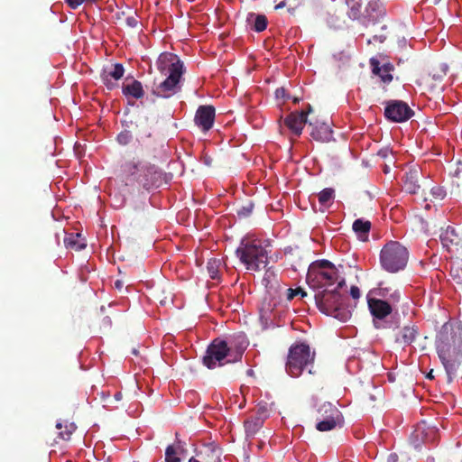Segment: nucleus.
<instances>
[{
  "label": "nucleus",
  "instance_id": "obj_51",
  "mask_svg": "<svg viewBox=\"0 0 462 462\" xmlns=\"http://www.w3.org/2000/svg\"><path fill=\"white\" fill-rule=\"evenodd\" d=\"M426 377H427L428 379H430V380H431V379H433V378H434V375H433V370L430 371V372L428 373V374L426 375Z\"/></svg>",
  "mask_w": 462,
  "mask_h": 462
},
{
  "label": "nucleus",
  "instance_id": "obj_14",
  "mask_svg": "<svg viewBox=\"0 0 462 462\" xmlns=\"http://www.w3.org/2000/svg\"><path fill=\"white\" fill-rule=\"evenodd\" d=\"M307 123V113L303 110L291 113L284 120L285 125L297 136L301 134L304 125Z\"/></svg>",
  "mask_w": 462,
  "mask_h": 462
},
{
  "label": "nucleus",
  "instance_id": "obj_37",
  "mask_svg": "<svg viewBox=\"0 0 462 462\" xmlns=\"http://www.w3.org/2000/svg\"><path fill=\"white\" fill-rule=\"evenodd\" d=\"M430 193L435 199H443L446 196V191L439 186H434L431 188Z\"/></svg>",
  "mask_w": 462,
  "mask_h": 462
},
{
  "label": "nucleus",
  "instance_id": "obj_24",
  "mask_svg": "<svg viewBox=\"0 0 462 462\" xmlns=\"http://www.w3.org/2000/svg\"><path fill=\"white\" fill-rule=\"evenodd\" d=\"M121 169L127 181L131 183L136 182V177H138L141 172L139 162L134 161L125 162L122 164Z\"/></svg>",
  "mask_w": 462,
  "mask_h": 462
},
{
  "label": "nucleus",
  "instance_id": "obj_5",
  "mask_svg": "<svg viewBox=\"0 0 462 462\" xmlns=\"http://www.w3.org/2000/svg\"><path fill=\"white\" fill-rule=\"evenodd\" d=\"M338 281V271L328 260L316 261L308 269L307 282L312 288L328 287Z\"/></svg>",
  "mask_w": 462,
  "mask_h": 462
},
{
  "label": "nucleus",
  "instance_id": "obj_44",
  "mask_svg": "<svg viewBox=\"0 0 462 462\" xmlns=\"http://www.w3.org/2000/svg\"><path fill=\"white\" fill-rule=\"evenodd\" d=\"M350 295L355 300L359 299L360 296H361L359 288L357 286H356V285L351 286V288H350Z\"/></svg>",
  "mask_w": 462,
  "mask_h": 462
},
{
  "label": "nucleus",
  "instance_id": "obj_13",
  "mask_svg": "<svg viewBox=\"0 0 462 462\" xmlns=\"http://www.w3.org/2000/svg\"><path fill=\"white\" fill-rule=\"evenodd\" d=\"M125 74V68L121 63H116L112 64L110 67L105 68L101 74V80L105 84V86L107 88V89H113L115 88L117 84L114 82L119 80L123 78Z\"/></svg>",
  "mask_w": 462,
  "mask_h": 462
},
{
  "label": "nucleus",
  "instance_id": "obj_17",
  "mask_svg": "<svg viewBox=\"0 0 462 462\" xmlns=\"http://www.w3.org/2000/svg\"><path fill=\"white\" fill-rule=\"evenodd\" d=\"M369 310L375 319L382 320L389 316L392 311V306L385 300L379 299L368 300Z\"/></svg>",
  "mask_w": 462,
  "mask_h": 462
},
{
  "label": "nucleus",
  "instance_id": "obj_43",
  "mask_svg": "<svg viewBox=\"0 0 462 462\" xmlns=\"http://www.w3.org/2000/svg\"><path fill=\"white\" fill-rule=\"evenodd\" d=\"M275 97L277 98H286V99H290L291 97L289 95L286 94V89L284 88H279L275 90Z\"/></svg>",
  "mask_w": 462,
  "mask_h": 462
},
{
  "label": "nucleus",
  "instance_id": "obj_21",
  "mask_svg": "<svg viewBox=\"0 0 462 462\" xmlns=\"http://www.w3.org/2000/svg\"><path fill=\"white\" fill-rule=\"evenodd\" d=\"M197 457L201 458L202 462H221V450L213 443H209L197 453Z\"/></svg>",
  "mask_w": 462,
  "mask_h": 462
},
{
  "label": "nucleus",
  "instance_id": "obj_26",
  "mask_svg": "<svg viewBox=\"0 0 462 462\" xmlns=\"http://www.w3.org/2000/svg\"><path fill=\"white\" fill-rule=\"evenodd\" d=\"M353 230L362 241H367L371 229V222L362 218L356 219L353 223Z\"/></svg>",
  "mask_w": 462,
  "mask_h": 462
},
{
  "label": "nucleus",
  "instance_id": "obj_58",
  "mask_svg": "<svg viewBox=\"0 0 462 462\" xmlns=\"http://www.w3.org/2000/svg\"><path fill=\"white\" fill-rule=\"evenodd\" d=\"M398 326H399V325H398L397 323H395L394 325H392V324H391L388 328H398Z\"/></svg>",
  "mask_w": 462,
  "mask_h": 462
},
{
  "label": "nucleus",
  "instance_id": "obj_32",
  "mask_svg": "<svg viewBox=\"0 0 462 462\" xmlns=\"http://www.w3.org/2000/svg\"><path fill=\"white\" fill-rule=\"evenodd\" d=\"M347 5L350 8V12L348 14L349 17L352 19H357L360 15L361 4L359 0H347Z\"/></svg>",
  "mask_w": 462,
  "mask_h": 462
},
{
  "label": "nucleus",
  "instance_id": "obj_39",
  "mask_svg": "<svg viewBox=\"0 0 462 462\" xmlns=\"http://www.w3.org/2000/svg\"><path fill=\"white\" fill-rule=\"evenodd\" d=\"M274 278H275L274 271L272 268H268L265 271L264 276L263 278V282H264L265 286H268Z\"/></svg>",
  "mask_w": 462,
  "mask_h": 462
},
{
  "label": "nucleus",
  "instance_id": "obj_45",
  "mask_svg": "<svg viewBox=\"0 0 462 462\" xmlns=\"http://www.w3.org/2000/svg\"><path fill=\"white\" fill-rule=\"evenodd\" d=\"M268 311H271L270 306L266 309L264 306L261 309L262 318L270 319Z\"/></svg>",
  "mask_w": 462,
  "mask_h": 462
},
{
  "label": "nucleus",
  "instance_id": "obj_61",
  "mask_svg": "<svg viewBox=\"0 0 462 462\" xmlns=\"http://www.w3.org/2000/svg\"><path fill=\"white\" fill-rule=\"evenodd\" d=\"M97 0H87V2H96Z\"/></svg>",
  "mask_w": 462,
  "mask_h": 462
},
{
  "label": "nucleus",
  "instance_id": "obj_29",
  "mask_svg": "<svg viewBox=\"0 0 462 462\" xmlns=\"http://www.w3.org/2000/svg\"><path fill=\"white\" fill-rule=\"evenodd\" d=\"M56 428L58 430H61L62 428H64V430H60L59 433L60 438L64 440H69L73 432L77 430V426L74 422L68 421H58L56 424Z\"/></svg>",
  "mask_w": 462,
  "mask_h": 462
},
{
  "label": "nucleus",
  "instance_id": "obj_18",
  "mask_svg": "<svg viewBox=\"0 0 462 462\" xmlns=\"http://www.w3.org/2000/svg\"><path fill=\"white\" fill-rule=\"evenodd\" d=\"M187 452L186 444L179 439V434L176 433V440L169 445L165 450V462H180V456Z\"/></svg>",
  "mask_w": 462,
  "mask_h": 462
},
{
  "label": "nucleus",
  "instance_id": "obj_23",
  "mask_svg": "<svg viewBox=\"0 0 462 462\" xmlns=\"http://www.w3.org/2000/svg\"><path fill=\"white\" fill-rule=\"evenodd\" d=\"M122 93L126 98L140 99L144 96L143 85L137 79H132L130 82L124 83Z\"/></svg>",
  "mask_w": 462,
  "mask_h": 462
},
{
  "label": "nucleus",
  "instance_id": "obj_31",
  "mask_svg": "<svg viewBox=\"0 0 462 462\" xmlns=\"http://www.w3.org/2000/svg\"><path fill=\"white\" fill-rule=\"evenodd\" d=\"M221 265V260L217 258H211L207 263V270L211 279H217L219 275V269Z\"/></svg>",
  "mask_w": 462,
  "mask_h": 462
},
{
  "label": "nucleus",
  "instance_id": "obj_42",
  "mask_svg": "<svg viewBox=\"0 0 462 462\" xmlns=\"http://www.w3.org/2000/svg\"><path fill=\"white\" fill-rule=\"evenodd\" d=\"M125 23L131 28H134L138 24V20L134 15H130L125 18Z\"/></svg>",
  "mask_w": 462,
  "mask_h": 462
},
{
  "label": "nucleus",
  "instance_id": "obj_52",
  "mask_svg": "<svg viewBox=\"0 0 462 462\" xmlns=\"http://www.w3.org/2000/svg\"><path fill=\"white\" fill-rule=\"evenodd\" d=\"M305 113H307V116L312 112V106L309 104L308 105V108L306 111H304Z\"/></svg>",
  "mask_w": 462,
  "mask_h": 462
},
{
  "label": "nucleus",
  "instance_id": "obj_7",
  "mask_svg": "<svg viewBox=\"0 0 462 462\" xmlns=\"http://www.w3.org/2000/svg\"><path fill=\"white\" fill-rule=\"evenodd\" d=\"M315 352L311 353L310 346L305 343L292 345L288 353L286 371L292 377H299L305 367L313 364Z\"/></svg>",
  "mask_w": 462,
  "mask_h": 462
},
{
  "label": "nucleus",
  "instance_id": "obj_35",
  "mask_svg": "<svg viewBox=\"0 0 462 462\" xmlns=\"http://www.w3.org/2000/svg\"><path fill=\"white\" fill-rule=\"evenodd\" d=\"M300 295L302 298L307 296V292L303 291L301 288H296V289H288L287 290V300H291L295 296Z\"/></svg>",
  "mask_w": 462,
  "mask_h": 462
},
{
  "label": "nucleus",
  "instance_id": "obj_28",
  "mask_svg": "<svg viewBox=\"0 0 462 462\" xmlns=\"http://www.w3.org/2000/svg\"><path fill=\"white\" fill-rule=\"evenodd\" d=\"M64 244L67 248H70L75 251H80L81 249L86 247L85 240L84 238L81 237V235L79 233L69 234L64 238Z\"/></svg>",
  "mask_w": 462,
  "mask_h": 462
},
{
  "label": "nucleus",
  "instance_id": "obj_54",
  "mask_svg": "<svg viewBox=\"0 0 462 462\" xmlns=\"http://www.w3.org/2000/svg\"><path fill=\"white\" fill-rule=\"evenodd\" d=\"M121 396H122V395H121V393H116V394H115V398H116V400H120V399H121Z\"/></svg>",
  "mask_w": 462,
  "mask_h": 462
},
{
  "label": "nucleus",
  "instance_id": "obj_22",
  "mask_svg": "<svg viewBox=\"0 0 462 462\" xmlns=\"http://www.w3.org/2000/svg\"><path fill=\"white\" fill-rule=\"evenodd\" d=\"M311 127L310 136L319 142H329L332 140V130L330 126L325 123L314 125L311 122L309 123Z\"/></svg>",
  "mask_w": 462,
  "mask_h": 462
},
{
  "label": "nucleus",
  "instance_id": "obj_30",
  "mask_svg": "<svg viewBox=\"0 0 462 462\" xmlns=\"http://www.w3.org/2000/svg\"><path fill=\"white\" fill-rule=\"evenodd\" d=\"M334 199V189L326 188L318 194V199L321 207L327 208Z\"/></svg>",
  "mask_w": 462,
  "mask_h": 462
},
{
  "label": "nucleus",
  "instance_id": "obj_46",
  "mask_svg": "<svg viewBox=\"0 0 462 462\" xmlns=\"http://www.w3.org/2000/svg\"><path fill=\"white\" fill-rule=\"evenodd\" d=\"M397 459H398V456L396 454H390L388 456V462H397Z\"/></svg>",
  "mask_w": 462,
  "mask_h": 462
},
{
  "label": "nucleus",
  "instance_id": "obj_15",
  "mask_svg": "<svg viewBox=\"0 0 462 462\" xmlns=\"http://www.w3.org/2000/svg\"><path fill=\"white\" fill-rule=\"evenodd\" d=\"M369 63L373 74L378 76L383 84L388 85L393 81L392 71H393L394 67L392 63L387 62L381 66L379 60L375 58H371Z\"/></svg>",
  "mask_w": 462,
  "mask_h": 462
},
{
  "label": "nucleus",
  "instance_id": "obj_34",
  "mask_svg": "<svg viewBox=\"0 0 462 462\" xmlns=\"http://www.w3.org/2000/svg\"><path fill=\"white\" fill-rule=\"evenodd\" d=\"M133 138V135L130 131H123L117 135V141L122 145L128 144Z\"/></svg>",
  "mask_w": 462,
  "mask_h": 462
},
{
  "label": "nucleus",
  "instance_id": "obj_55",
  "mask_svg": "<svg viewBox=\"0 0 462 462\" xmlns=\"http://www.w3.org/2000/svg\"><path fill=\"white\" fill-rule=\"evenodd\" d=\"M300 99L299 97H293V98H292L293 103H299V102H300Z\"/></svg>",
  "mask_w": 462,
  "mask_h": 462
},
{
  "label": "nucleus",
  "instance_id": "obj_27",
  "mask_svg": "<svg viewBox=\"0 0 462 462\" xmlns=\"http://www.w3.org/2000/svg\"><path fill=\"white\" fill-rule=\"evenodd\" d=\"M263 419L252 415L244 422L246 437H254L263 427Z\"/></svg>",
  "mask_w": 462,
  "mask_h": 462
},
{
  "label": "nucleus",
  "instance_id": "obj_12",
  "mask_svg": "<svg viewBox=\"0 0 462 462\" xmlns=\"http://www.w3.org/2000/svg\"><path fill=\"white\" fill-rule=\"evenodd\" d=\"M216 109L213 106H199L196 111L194 122L203 132L209 131L214 125Z\"/></svg>",
  "mask_w": 462,
  "mask_h": 462
},
{
  "label": "nucleus",
  "instance_id": "obj_19",
  "mask_svg": "<svg viewBox=\"0 0 462 462\" xmlns=\"http://www.w3.org/2000/svg\"><path fill=\"white\" fill-rule=\"evenodd\" d=\"M420 170L417 168L411 169L403 177V188L410 194H417L420 189L419 184Z\"/></svg>",
  "mask_w": 462,
  "mask_h": 462
},
{
  "label": "nucleus",
  "instance_id": "obj_40",
  "mask_svg": "<svg viewBox=\"0 0 462 462\" xmlns=\"http://www.w3.org/2000/svg\"><path fill=\"white\" fill-rule=\"evenodd\" d=\"M372 9L374 11L377 10L378 11V14L377 16H380V15H383L384 14V11L383 9L382 8V6L377 3V2H370L368 4V6H367V12Z\"/></svg>",
  "mask_w": 462,
  "mask_h": 462
},
{
  "label": "nucleus",
  "instance_id": "obj_2",
  "mask_svg": "<svg viewBox=\"0 0 462 462\" xmlns=\"http://www.w3.org/2000/svg\"><path fill=\"white\" fill-rule=\"evenodd\" d=\"M271 245L268 241L256 238H244L236 250V255L246 270L259 272L269 263Z\"/></svg>",
  "mask_w": 462,
  "mask_h": 462
},
{
  "label": "nucleus",
  "instance_id": "obj_59",
  "mask_svg": "<svg viewBox=\"0 0 462 462\" xmlns=\"http://www.w3.org/2000/svg\"><path fill=\"white\" fill-rule=\"evenodd\" d=\"M428 461H429V462H434V459H433V458H431V457H428Z\"/></svg>",
  "mask_w": 462,
  "mask_h": 462
},
{
  "label": "nucleus",
  "instance_id": "obj_8",
  "mask_svg": "<svg viewBox=\"0 0 462 462\" xmlns=\"http://www.w3.org/2000/svg\"><path fill=\"white\" fill-rule=\"evenodd\" d=\"M316 420V429L319 431H329L341 423L342 415L335 405L324 402L317 410Z\"/></svg>",
  "mask_w": 462,
  "mask_h": 462
},
{
  "label": "nucleus",
  "instance_id": "obj_16",
  "mask_svg": "<svg viewBox=\"0 0 462 462\" xmlns=\"http://www.w3.org/2000/svg\"><path fill=\"white\" fill-rule=\"evenodd\" d=\"M438 355L445 367L449 380H451V375L457 371L460 364V360L457 357L459 356V352L457 353V356L455 358H450L448 348L446 345H442L438 346Z\"/></svg>",
  "mask_w": 462,
  "mask_h": 462
},
{
  "label": "nucleus",
  "instance_id": "obj_57",
  "mask_svg": "<svg viewBox=\"0 0 462 462\" xmlns=\"http://www.w3.org/2000/svg\"><path fill=\"white\" fill-rule=\"evenodd\" d=\"M132 353H133L134 355L137 356L139 352H138V350H137V349L134 348V349H133V351H132Z\"/></svg>",
  "mask_w": 462,
  "mask_h": 462
},
{
  "label": "nucleus",
  "instance_id": "obj_33",
  "mask_svg": "<svg viewBox=\"0 0 462 462\" xmlns=\"http://www.w3.org/2000/svg\"><path fill=\"white\" fill-rule=\"evenodd\" d=\"M267 27V18L263 14H258L255 17L254 23V30L255 32H263Z\"/></svg>",
  "mask_w": 462,
  "mask_h": 462
},
{
  "label": "nucleus",
  "instance_id": "obj_11",
  "mask_svg": "<svg viewBox=\"0 0 462 462\" xmlns=\"http://www.w3.org/2000/svg\"><path fill=\"white\" fill-rule=\"evenodd\" d=\"M162 171L155 165H145L141 167V172L136 177V183L145 189L157 186L161 181Z\"/></svg>",
  "mask_w": 462,
  "mask_h": 462
},
{
  "label": "nucleus",
  "instance_id": "obj_6",
  "mask_svg": "<svg viewBox=\"0 0 462 462\" xmlns=\"http://www.w3.org/2000/svg\"><path fill=\"white\" fill-rule=\"evenodd\" d=\"M409 252L397 241H390L381 250L380 263L388 273L403 270L408 263Z\"/></svg>",
  "mask_w": 462,
  "mask_h": 462
},
{
  "label": "nucleus",
  "instance_id": "obj_3",
  "mask_svg": "<svg viewBox=\"0 0 462 462\" xmlns=\"http://www.w3.org/2000/svg\"><path fill=\"white\" fill-rule=\"evenodd\" d=\"M345 284L346 281L342 278L334 290L324 289L314 296L316 305L322 313L342 322H346L351 318V310L346 304L347 298L337 291Z\"/></svg>",
  "mask_w": 462,
  "mask_h": 462
},
{
  "label": "nucleus",
  "instance_id": "obj_4",
  "mask_svg": "<svg viewBox=\"0 0 462 462\" xmlns=\"http://www.w3.org/2000/svg\"><path fill=\"white\" fill-rule=\"evenodd\" d=\"M244 348L233 350L226 341L216 338L208 346L202 362L208 369H215L226 364L241 361Z\"/></svg>",
  "mask_w": 462,
  "mask_h": 462
},
{
  "label": "nucleus",
  "instance_id": "obj_1",
  "mask_svg": "<svg viewBox=\"0 0 462 462\" xmlns=\"http://www.w3.org/2000/svg\"><path fill=\"white\" fill-rule=\"evenodd\" d=\"M158 70L165 79L156 83L153 82L151 90V101L155 102V97L170 98L182 89V76L185 72L184 64L180 58L171 52L162 53L156 62Z\"/></svg>",
  "mask_w": 462,
  "mask_h": 462
},
{
  "label": "nucleus",
  "instance_id": "obj_50",
  "mask_svg": "<svg viewBox=\"0 0 462 462\" xmlns=\"http://www.w3.org/2000/svg\"><path fill=\"white\" fill-rule=\"evenodd\" d=\"M285 6V1L281 2L275 6V9H280Z\"/></svg>",
  "mask_w": 462,
  "mask_h": 462
},
{
  "label": "nucleus",
  "instance_id": "obj_47",
  "mask_svg": "<svg viewBox=\"0 0 462 462\" xmlns=\"http://www.w3.org/2000/svg\"><path fill=\"white\" fill-rule=\"evenodd\" d=\"M373 39L374 42H383L385 40V37L374 35Z\"/></svg>",
  "mask_w": 462,
  "mask_h": 462
},
{
  "label": "nucleus",
  "instance_id": "obj_10",
  "mask_svg": "<svg viewBox=\"0 0 462 462\" xmlns=\"http://www.w3.org/2000/svg\"><path fill=\"white\" fill-rule=\"evenodd\" d=\"M383 115L385 118L391 122L402 123L411 118L414 112L404 101L389 100L385 102Z\"/></svg>",
  "mask_w": 462,
  "mask_h": 462
},
{
  "label": "nucleus",
  "instance_id": "obj_36",
  "mask_svg": "<svg viewBox=\"0 0 462 462\" xmlns=\"http://www.w3.org/2000/svg\"><path fill=\"white\" fill-rule=\"evenodd\" d=\"M253 416L259 417V418L263 419V421L264 422V420L269 416V411H268L267 406L265 404L264 405H258V407L256 409V411H255V413Z\"/></svg>",
  "mask_w": 462,
  "mask_h": 462
},
{
  "label": "nucleus",
  "instance_id": "obj_53",
  "mask_svg": "<svg viewBox=\"0 0 462 462\" xmlns=\"http://www.w3.org/2000/svg\"><path fill=\"white\" fill-rule=\"evenodd\" d=\"M374 327H375L376 328H383V326H381L380 322H379V321H376V320H374Z\"/></svg>",
  "mask_w": 462,
  "mask_h": 462
},
{
  "label": "nucleus",
  "instance_id": "obj_48",
  "mask_svg": "<svg viewBox=\"0 0 462 462\" xmlns=\"http://www.w3.org/2000/svg\"><path fill=\"white\" fill-rule=\"evenodd\" d=\"M189 462H202L201 458L196 457H192L189 459Z\"/></svg>",
  "mask_w": 462,
  "mask_h": 462
},
{
  "label": "nucleus",
  "instance_id": "obj_9",
  "mask_svg": "<svg viewBox=\"0 0 462 462\" xmlns=\"http://www.w3.org/2000/svg\"><path fill=\"white\" fill-rule=\"evenodd\" d=\"M439 439V430L422 420L418 423L410 436V443L414 448H419L422 444L435 442Z\"/></svg>",
  "mask_w": 462,
  "mask_h": 462
},
{
  "label": "nucleus",
  "instance_id": "obj_38",
  "mask_svg": "<svg viewBox=\"0 0 462 462\" xmlns=\"http://www.w3.org/2000/svg\"><path fill=\"white\" fill-rule=\"evenodd\" d=\"M253 208H254L253 204L249 203L248 205L244 206L240 209H238L237 215L240 217H246L252 213Z\"/></svg>",
  "mask_w": 462,
  "mask_h": 462
},
{
  "label": "nucleus",
  "instance_id": "obj_49",
  "mask_svg": "<svg viewBox=\"0 0 462 462\" xmlns=\"http://www.w3.org/2000/svg\"><path fill=\"white\" fill-rule=\"evenodd\" d=\"M115 286L117 288V289H121L123 287V282L121 281H116L115 282Z\"/></svg>",
  "mask_w": 462,
  "mask_h": 462
},
{
  "label": "nucleus",
  "instance_id": "obj_60",
  "mask_svg": "<svg viewBox=\"0 0 462 462\" xmlns=\"http://www.w3.org/2000/svg\"><path fill=\"white\" fill-rule=\"evenodd\" d=\"M263 302L271 303V302H273V300H264Z\"/></svg>",
  "mask_w": 462,
  "mask_h": 462
},
{
  "label": "nucleus",
  "instance_id": "obj_41",
  "mask_svg": "<svg viewBox=\"0 0 462 462\" xmlns=\"http://www.w3.org/2000/svg\"><path fill=\"white\" fill-rule=\"evenodd\" d=\"M64 1L71 9H77L84 2H87V0H64Z\"/></svg>",
  "mask_w": 462,
  "mask_h": 462
},
{
  "label": "nucleus",
  "instance_id": "obj_25",
  "mask_svg": "<svg viewBox=\"0 0 462 462\" xmlns=\"http://www.w3.org/2000/svg\"><path fill=\"white\" fill-rule=\"evenodd\" d=\"M418 336V329L412 326H405L401 331L400 336L396 337L395 342L401 345H411Z\"/></svg>",
  "mask_w": 462,
  "mask_h": 462
},
{
  "label": "nucleus",
  "instance_id": "obj_56",
  "mask_svg": "<svg viewBox=\"0 0 462 462\" xmlns=\"http://www.w3.org/2000/svg\"><path fill=\"white\" fill-rule=\"evenodd\" d=\"M309 373L311 374H316V371L312 369V366L309 369Z\"/></svg>",
  "mask_w": 462,
  "mask_h": 462
},
{
  "label": "nucleus",
  "instance_id": "obj_20",
  "mask_svg": "<svg viewBox=\"0 0 462 462\" xmlns=\"http://www.w3.org/2000/svg\"><path fill=\"white\" fill-rule=\"evenodd\" d=\"M440 240L446 248L450 250L451 248H456L457 252V247L461 245L462 239L459 237L457 230L452 226H448L444 232L440 235Z\"/></svg>",
  "mask_w": 462,
  "mask_h": 462
}]
</instances>
